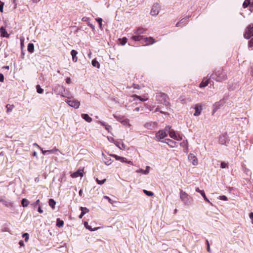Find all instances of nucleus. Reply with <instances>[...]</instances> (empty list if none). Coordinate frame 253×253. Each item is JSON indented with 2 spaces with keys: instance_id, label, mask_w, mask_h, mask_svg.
I'll use <instances>...</instances> for the list:
<instances>
[{
  "instance_id": "1",
  "label": "nucleus",
  "mask_w": 253,
  "mask_h": 253,
  "mask_svg": "<svg viewBox=\"0 0 253 253\" xmlns=\"http://www.w3.org/2000/svg\"><path fill=\"white\" fill-rule=\"evenodd\" d=\"M210 78L216 82H222L227 79L226 73L223 70L214 71Z\"/></svg>"
},
{
  "instance_id": "2",
  "label": "nucleus",
  "mask_w": 253,
  "mask_h": 253,
  "mask_svg": "<svg viewBox=\"0 0 253 253\" xmlns=\"http://www.w3.org/2000/svg\"><path fill=\"white\" fill-rule=\"evenodd\" d=\"M156 98L158 104H163L166 107L169 106V97L166 94L161 92L157 93Z\"/></svg>"
},
{
  "instance_id": "3",
  "label": "nucleus",
  "mask_w": 253,
  "mask_h": 253,
  "mask_svg": "<svg viewBox=\"0 0 253 253\" xmlns=\"http://www.w3.org/2000/svg\"><path fill=\"white\" fill-rule=\"evenodd\" d=\"M180 197L185 205H190L193 201L192 198L183 191H181L180 193Z\"/></svg>"
},
{
  "instance_id": "4",
  "label": "nucleus",
  "mask_w": 253,
  "mask_h": 253,
  "mask_svg": "<svg viewBox=\"0 0 253 253\" xmlns=\"http://www.w3.org/2000/svg\"><path fill=\"white\" fill-rule=\"evenodd\" d=\"M253 36V25H249L244 34V37L245 39H249Z\"/></svg>"
},
{
  "instance_id": "5",
  "label": "nucleus",
  "mask_w": 253,
  "mask_h": 253,
  "mask_svg": "<svg viewBox=\"0 0 253 253\" xmlns=\"http://www.w3.org/2000/svg\"><path fill=\"white\" fill-rule=\"evenodd\" d=\"M160 4L158 3H156L155 4H154L153 6H152V8L150 11V14L152 16H156L159 14V13L160 12Z\"/></svg>"
},
{
  "instance_id": "6",
  "label": "nucleus",
  "mask_w": 253,
  "mask_h": 253,
  "mask_svg": "<svg viewBox=\"0 0 253 253\" xmlns=\"http://www.w3.org/2000/svg\"><path fill=\"white\" fill-rule=\"evenodd\" d=\"M65 102L68 104V105L75 109L79 108L80 106V102L78 100L73 99L70 100H65Z\"/></svg>"
},
{
  "instance_id": "7",
  "label": "nucleus",
  "mask_w": 253,
  "mask_h": 253,
  "mask_svg": "<svg viewBox=\"0 0 253 253\" xmlns=\"http://www.w3.org/2000/svg\"><path fill=\"white\" fill-rule=\"evenodd\" d=\"M167 132L164 129L160 130L156 134V139L157 141H160V139H163L167 136Z\"/></svg>"
},
{
  "instance_id": "8",
  "label": "nucleus",
  "mask_w": 253,
  "mask_h": 253,
  "mask_svg": "<svg viewBox=\"0 0 253 253\" xmlns=\"http://www.w3.org/2000/svg\"><path fill=\"white\" fill-rule=\"evenodd\" d=\"M162 142L167 143L171 148L176 147L178 146V143L170 139H165V140L162 141Z\"/></svg>"
},
{
  "instance_id": "9",
  "label": "nucleus",
  "mask_w": 253,
  "mask_h": 253,
  "mask_svg": "<svg viewBox=\"0 0 253 253\" xmlns=\"http://www.w3.org/2000/svg\"><path fill=\"white\" fill-rule=\"evenodd\" d=\"M143 42L142 43H143L144 42H145V45H149V44H152L154 43L155 42V40L154 39H153L152 37H143L142 40Z\"/></svg>"
},
{
  "instance_id": "10",
  "label": "nucleus",
  "mask_w": 253,
  "mask_h": 253,
  "mask_svg": "<svg viewBox=\"0 0 253 253\" xmlns=\"http://www.w3.org/2000/svg\"><path fill=\"white\" fill-rule=\"evenodd\" d=\"M169 135L171 138L177 141L181 140L182 139V136L179 134L177 135L174 130H171L169 132Z\"/></svg>"
},
{
  "instance_id": "11",
  "label": "nucleus",
  "mask_w": 253,
  "mask_h": 253,
  "mask_svg": "<svg viewBox=\"0 0 253 253\" xmlns=\"http://www.w3.org/2000/svg\"><path fill=\"white\" fill-rule=\"evenodd\" d=\"M223 104V102L222 100H220L219 101L216 102L213 104L212 114L213 115L217 111V110L220 108Z\"/></svg>"
},
{
  "instance_id": "12",
  "label": "nucleus",
  "mask_w": 253,
  "mask_h": 253,
  "mask_svg": "<svg viewBox=\"0 0 253 253\" xmlns=\"http://www.w3.org/2000/svg\"><path fill=\"white\" fill-rule=\"evenodd\" d=\"M188 160L194 166H196L198 164V160L193 154L190 153L188 156Z\"/></svg>"
},
{
  "instance_id": "13",
  "label": "nucleus",
  "mask_w": 253,
  "mask_h": 253,
  "mask_svg": "<svg viewBox=\"0 0 253 253\" xmlns=\"http://www.w3.org/2000/svg\"><path fill=\"white\" fill-rule=\"evenodd\" d=\"M53 90L56 94L59 95L60 93H61L62 91H64L65 92V88L63 86L57 85L54 87Z\"/></svg>"
},
{
  "instance_id": "14",
  "label": "nucleus",
  "mask_w": 253,
  "mask_h": 253,
  "mask_svg": "<svg viewBox=\"0 0 253 253\" xmlns=\"http://www.w3.org/2000/svg\"><path fill=\"white\" fill-rule=\"evenodd\" d=\"M219 143L222 145H227L228 143V139L225 135L220 136L219 138Z\"/></svg>"
},
{
  "instance_id": "15",
  "label": "nucleus",
  "mask_w": 253,
  "mask_h": 253,
  "mask_svg": "<svg viewBox=\"0 0 253 253\" xmlns=\"http://www.w3.org/2000/svg\"><path fill=\"white\" fill-rule=\"evenodd\" d=\"M194 109L195 110V112L194 113V115L195 116H199L201 114V111L202 110V106L199 104H196L194 107Z\"/></svg>"
},
{
  "instance_id": "16",
  "label": "nucleus",
  "mask_w": 253,
  "mask_h": 253,
  "mask_svg": "<svg viewBox=\"0 0 253 253\" xmlns=\"http://www.w3.org/2000/svg\"><path fill=\"white\" fill-rule=\"evenodd\" d=\"M150 169V167L149 166H146L145 170L139 169L136 170V172L142 173L144 174H148L149 173Z\"/></svg>"
},
{
  "instance_id": "17",
  "label": "nucleus",
  "mask_w": 253,
  "mask_h": 253,
  "mask_svg": "<svg viewBox=\"0 0 253 253\" xmlns=\"http://www.w3.org/2000/svg\"><path fill=\"white\" fill-rule=\"evenodd\" d=\"M77 54H78V52L76 50H75L74 49L72 50V51L71 52V54L72 57V60L74 62H76L78 60V58L77 57Z\"/></svg>"
},
{
  "instance_id": "18",
  "label": "nucleus",
  "mask_w": 253,
  "mask_h": 253,
  "mask_svg": "<svg viewBox=\"0 0 253 253\" xmlns=\"http://www.w3.org/2000/svg\"><path fill=\"white\" fill-rule=\"evenodd\" d=\"M196 191L197 192H199V193H200V194L202 196V197H203V198L205 200H206V201H207V202H208L209 203H210V202L209 200L206 197V194H205L204 190H201L199 189V188H197L196 189Z\"/></svg>"
},
{
  "instance_id": "19",
  "label": "nucleus",
  "mask_w": 253,
  "mask_h": 253,
  "mask_svg": "<svg viewBox=\"0 0 253 253\" xmlns=\"http://www.w3.org/2000/svg\"><path fill=\"white\" fill-rule=\"evenodd\" d=\"M2 203L3 205L7 207H12V203L5 201L2 199L0 198V203Z\"/></svg>"
},
{
  "instance_id": "20",
  "label": "nucleus",
  "mask_w": 253,
  "mask_h": 253,
  "mask_svg": "<svg viewBox=\"0 0 253 253\" xmlns=\"http://www.w3.org/2000/svg\"><path fill=\"white\" fill-rule=\"evenodd\" d=\"M112 156L114 157L116 160L120 161V162L124 163L125 162H126V159L124 157H122L120 156H118L117 155L113 154Z\"/></svg>"
},
{
  "instance_id": "21",
  "label": "nucleus",
  "mask_w": 253,
  "mask_h": 253,
  "mask_svg": "<svg viewBox=\"0 0 253 253\" xmlns=\"http://www.w3.org/2000/svg\"><path fill=\"white\" fill-rule=\"evenodd\" d=\"M84 225L85 228L90 231H95L100 228V227H95L93 228H92L91 226L88 225V222H84Z\"/></svg>"
},
{
  "instance_id": "22",
  "label": "nucleus",
  "mask_w": 253,
  "mask_h": 253,
  "mask_svg": "<svg viewBox=\"0 0 253 253\" xmlns=\"http://www.w3.org/2000/svg\"><path fill=\"white\" fill-rule=\"evenodd\" d=\"M0 33L1 34V37H8L9 36L8 34L3 27H1L0 28Z\"/></svg>"
},
{
  "instance_id": "23",
  "label": "nucleus",
  "mask_w": 253,
  "mask_h": 253,
  "mask_svg": "<svg viewBox=\"0 0 253 253\" xmlns=\"http://www.w3.org/2000/svg\"><path fill=\"white\" fill-rule=\"evenodd\" d=\"M146 30L143 28H138L134 31V33L136 35H140L141 34L145 33Z\"/></svg>"
},
{
  "instance_id": "24",
  "label": "nucleus",
  "mask_w": 253,
  "mask_h": 253,
  "mask_svg": "<svg viewBox=\"0 0 253 253\" xmlns=\"http://www.w3.org/2000/svg\"><path fill=\"white\" fill-rule=\"evenodd\" d=\"M144 126L147 129H153L155 127V123H147L145 124Z\"/></svg>"
},
{
  "instance_id": "25",
  "label": "nucleus",
  "mask_w": 253,
  "mask_h": 253,
  "mask_svg": "<svg viewBox=\"0 0 253 253\" xmlns=\"http://www.w3.org/2000/svg\"><path fill=\"white\" fill-rule=\"evenodd\" d=\"M82 117L88 123H90L92 119L86 114H82Z\"/></svg>"
},
{
  "instance_id": "26",
  "label": "nucleus",
  "mask_w": 253,
  "mask_h": 253,
  "mask_svg": "<svg viewBox=\"0 0 253 253\" xmlns=\"http://www.w3.org/2000/svg\"><path fill=\"white\" fill-rule=\"evenodd\" d=\"M143 36L139 35H136L135 36H133L131 37V39L133 40L134 41H142Z\"/></svg>"
},
{
  "instance_id": "27",
  "label": "nucleus",
  "mask_w": 253,
  "mask_h": 253,
  "mask_svg": "<svg viewBox=\"0 0 253 253\" xmlns=\"http://www.w3.org/2000/svg\"><path fill=\"white\" fill-rule=\"evenodd\" d=\"M114 144L115 145L118 147L121 150H125V145L123 143H121L118 141H115Z\"/></svg>"
},
{
  "instance_id": "28",
  "label": "nucleus",
  "mask_w": 253,
  "mask_h": 253,
  "mask_svg": "<svg viewBox=\"0 0 253 253\" xmlns=\"http://www.w3.org/2000/svg\"><path fill=\"white\" fill-rule=\"evenodd\" d=\"M28 51L31 53H32L34 51V44L32 43H29L28 45Z\"/></svg>"
},
{
  "instance_id": "29",
  "label": "nucleus",
  "mask_w": 253,
  "mask_h": 253,
  "mask_svg": "<svg viewBox=\"0 0 253 253\" xmlns=\"http://www.w3.org/2000/svg\"><path fill=\"white\" fill-rule=\"evenodd\" d=\"M120 122L124 126L130 127V124H129V120L128 119H124L122 121H120Z\"/></svg>"
},
{
  "instance_id": "30",
  "label": "nucleus",
  "mask_w": 253,
  "mask_h": 253,
  "mask_svg": "<svg viewBox=\"0 0 253 253\" xmlns=\"http://www.w3.org/2000/svg\"><path fill=\"white\" fill-rule=\"evenodd\" d=\"M83 176V173L81 170H78L72 174L73 177H78L79 176L82 177Z\"/></svg>"
},
{
  "instance_id": "31",
  "label": "nucleus",
  "mask_w": 253,
  "mask_h": 253,
  "mask_svg": "<svg viewBox=\"0 0 253 253\" xmlns=\"http://www.w3.org/2000/svg\"><path fill=\"white\" fill-rule=\"evenodd\" d=\"M100 123L101 124V125L105 127V129L108 132H110V130L112 129V127L110 125L106 124L104 122H100Z\"/></svg>"
},
{
  "instance_id": "32",
  "label": "nucleus",
  "mask_w": 253,
  "mask_h": 253,
  "mask_svg": "<svg viewBox=\"0 0 253 253\" xmlns=\"http://www.w3.org/2000/svg\"><path fill=\"white\" fill-rule=\"evenodd\" d=\"M92 65L93 67H96L98 69L100 68V64L95 59L92 60Z\"/></svg>"
},
{
  "instance_id": "33",
  "label": "nucleus",
  "mask_w": 253,
  "mask_h": 253,
  "mask_svg": "<svg viewBox=\"0 0 253 253\" xmlns=\"http://www.w3.org/2000/svg\"><path fill=\"white\" fill-rule=\"evenodd\" d=\"M48 204L50 207H51L52 209H54L55 208V205L56 204V202L55 201L52 199H50L49 200Z\"/></svg>"
},
{
  "instance_id": "34",
  "label": "nucleus",
  "mask_w": 253,
  "mask_h": 253,
  "mask_svg": "<svg viewBox=\"0 0 253 253\" xmlns=\"http://www.w3.org/2000/svg\"><path fill=\"white\" fill-rule=\"evenodd\" d=\"M14 105L7 104L6 105V112L8 113L11 112L12 111L13 109L14 108Z\"/></svg>"
},
{
  "instance_id": "35",
  "label": "nucleus",
  "mask_w": 253,
  "mask_h": 253,
  "mask_svg": "<svg viewBox=\"0 0 253 253\" xmlns=\"http://www.w3.org/2000/svg\"><path fill=\"white\" fill-rule=\"evenodd\" d=\"M21 204L23 207H26L29 204V202L26 199H23L21 201Z\"/></svg>"
},
{
  "instance_id": "36",
  "label": "nucleus",
  "mask_w": 253,
  "mask_h": 253,
  "mask_svg": "<svg viewBox=\"0 0 253 253\" xmlns=\"http://www.w3.org/2000/svg\"><path fill=\"white\" fill-rule=\"evenodd\" d=\"M209 84V80H207L205 81H203L200 84V87H204L207 86Z\"/></svg>"
},
{
  "instance_id": "37",
  "label": "nucleus",
  "mask_w": 253,
  "mask_h": 253,
  "mask_svg": "<svg viewBox=\"0 0 253 253\" xmlns=\"http://www.w3.org/2000/svg\"><path fill=\"white\" fill-rule=\"evenodd\" d=\"M132 97L134 98V99H135V98H137L141 101H146L148 100V98H142L141 96L137 95H133Z\"/></svg>"
},
{
  "instance_id": "38",
  "label": "nucleus",
  "mask_w": 253,
  "mask_h": 253,
  "mask_svg": "<svg viewBox=\"0 0 253 253\" xmlns=\"http://www.w3.org/2000/svg\"><path fill=\"white\" fill-rule=\"evenodd\" d=\"M59 95L64 97L70 98L68 92L65 90V92L64 91H62L61 93H60Z\"/></svg>"
},
{
  "instance_id": "39",
  "label": "nucleus",
  "mask_w": 253,
  "mask_h": 253,
  "mask_svg": "<svg viewBox=\"0 0 253 253\" xmlns=\"http://www.w3.org/2000/svg\"><path fill=\"white\" fill-rule=\"evenodd\" d=\"M180 146L183 147V148H185L186 150L187 151L188 150V142L186 140V141H183L180 144Z\"/></svg>"
},
{
  "instance_id": "40",
  "label": "nucleus",
  "mask_w": 253,
  "mask_h": 253,
  "mask_svg": "<svg viewBox=\"0 0 253 253\" xmlns=\"http://www.w3.org/2000/svg\"><path fill=\"white\" fill-rule=\"evenodd\" d=\"M59 151L58 149L54 147L53 149L48 150V154H55L56 152Z\"/></svg>"
},
{
  "instance_id": "41",
  "label": "nucleus",
  "mask_w": 253,
  "mask_h": 253,
  "mask_svg": "<svg viewBox=\"0 0 253 253\" xmlns=\"http://www.w3.org/2000/svg\"><path fill=\"white\" fill-rule=\"evenodd\" d=\"M36 89H37V92L41 94V93H42L43 92V89H42L40 85L39 84L36 86Z\"/></svg>"
},
{
  "instance_id": "42",
  "label": "nucleus",
  "mask_w": 253,
  "mask_h": 253,
  "mask_svg": "<svg viewBox=\"0 0 253 253\" xmlns=\"http://www.w3.org/2000/svg\"><path fill=\"white\" fill-rule=\"evenodd\" d=\"M250 3V0H245L243 4L244 8H246Z\"/></svg>"
},
{
  "instance_id": "43",
  "label": "nucleus",
  "mask_w": 253,
  "mask_h": 253,
  "mask_svg": "<svg viewBox=\"0 0 253 253\" xmlns=\"http://www.w3.org/2000/svg\"><path fill=\"white\" fill-rule=\"evenodd\" d=\"M144 193L148 196H152L154 195V193L151 191H147L146 190H143Z\"/></svg>"
},
{
  "instance_id": "44",
  "label": "nucleus",
  "mask_w": 253,
  "mask_h": 253,
  "mask_svg": "<svg viewBox=\"0 0 253 253\" xmlns=\"http://www.w3.org/2000/svg\"><path fill=\"white\" fill-rule=\"evenodd\" d=\"M186 20H187V18H186V17H185V18H184L182 19L180 21V22H178V23L176 24V27H178V26H179V24H180V23H184L186 22Z\"/></svg>"
},
{
  "instance_id": "45",
  "label": "nucleus",
  "mask_w": 253,
  "mask_h": 253,
  "mask_svg": "<svg viewBox=\"0 0 253 253\" xmlns=\"http://www.w3.org/2000/svg\"><path fill=\"white\" fill-rule=\"evenodd\" d=\"M121 44L122 45H125L126 42H127V39L126 38V37H124L121 40Z\"/></svg>"
},
{
  "instance_id": "46",
  "label": "nucleus",
  "mask_w": 253,
  "mask_h": 253,
  "mask_svg": "<svg viewBox=\"0 0 253 253\" xmlns=\"http://www.w3.org/2000/svg\"><path fill=\"white\" fill-rule=\"evenodd\" d=\"M170 128H171V127L169 126H168L165 127V128L164 130L165 131H166V132H167V133H169V132H170V131L171 130L170 129Z\"/></svg>"
},
{
  "instance_id": "47",
  "label": "nucleus",
  "mask_w": 253,
  "mask_h": 253,
  "mask_svg": "<svg viewBox=\"0 0 253 253\" xmlns=\"http://www.w3.org/2000/svg\"><path fill=\"white\" fill-rule=\"evenodd\" d=\"M106 181L105 179H104L103 180H100L98 178L96 179V182L98 184L102 185L103 183H104L105 181Z\"/></svg>"
},
{
  "instance_id": "48",
  "label": "nucleus",
  "mask_w": 253,
  "mask_h": 253,
  "mask_svg": "<svg viewBox=\"0 0 253 253\" xmlns=\"http://www.w3.org/2000/svg\"><path fill=\"white\" fill-rule=\"evenodd\" d=\"M40 204V200H37L35 202L31 204L32 206H33L34 208L36 207V206L39 205Z\"/></svg>"
},
{
  "instance_id": "49",
  "label": "nucleus",
  "mask_w": 253,
  "mask_h": 253,
  "mask_svg": "<svg viewBox=\"0 0 253 253\" xmlns=\"http://www.w3.org/2000/svg\"><path fill=\"white\" fill-rule=\"evenodd\" d=\"M22 236L23 237L25 238V242H27L28 241V239H29V235H28V234L27 233H24L23 234Z\"/></svg>"
},
{
  "instance_id": "50",
  "label": "nucleus",
  "mask_w": 253,
  "mask_h": 253,
  "mask_svg": "<svg viewBox=\"0 0 253 253\" xmlns=\"http://www.w3.org/2000/svg\"><path fill=\"white\" fill-rule=\"evenodd\" d=\"M106 159V160L104 161V163L106 165H110V164H111L112 162H111V159Z\"/></svg>"
},
{
  "instance_id": "51",
  "label": "nucleus",
  "mask_w": 253,
  "mask_h": 253,
  "mask_svg": "<svg viewBox=\"0 0 253 253\" xmlns=\"http://www.w3.org/2000/svg\"><path fill=\"white\" fill-rule=\"evenodd\" d=\"M219 199L220 200H223V201H227L228 200L227 197L224 195L220 196Z\"/></svg>"
},
{
  "instance_id": "52",
  "label": "nucleus",
  "mask_w": 253,
  "mask_h": 253,
  "mask_svg": "<svg viewBox=\"0 0 253 253\" xmlns=\"http://www.w3.org/2000/svg\"><path fill=\"white\" fill-rule=\"evenodd\" d=\"M206 242H207V251L209 253H210L211 252V249H210V244H209V241H208V240H207Z\"/></svg>"
},
{
  "instance_id": "53",
  "label": "nucleus",
  "mask_w": 253,
  "mask_h": 253,
  "mask_svg": "<svg viewBox=\"0 0 253 253\" xmlns=\"http://www.w3.org/2000/svg\"><path fill=\"white\" fill-rule=\"evenodd\" d=\"M96 20L99 23L100 27H101L102 19L101 18H98L96 19Z\"/></svg>"
},
{
  "instance_id": "54",
  "label": "nucleus",
  "mask_w": 253,
  "mask_h": 253,
  "mask_svg": "<svg viewBox=\"0 0 253 253\" xmlns=\"http://www.w3.org/2000/svg\"><path fill=\"white\" fill-rule=\"evenodd\" d=\"M220 167L222 169L226 168L227 167V164L224 162H222L221 163Z\"/></svg>"
},
{
  "instance_id": "55",
  "label": "nucleus",
  "mask_w": 253,
  "mask_h": 253,
  "mask_svg": "<svg viewBox=\"0 0 253 253\" xmlns=\"http://www.w3.org/2000/svg\"><path fill=\"white\" fill-rule=\"evenodd\" d=\"M249 46H253V38H252L249 42Z\"/></svg>"
},
{
  "instance_id": "56",
  "label": "nucleus",
  "mask_w": 253,
  "mask_h": 253,
  "mask_svg": "<svg viewBox=\"0 0 253 253\" xmlns=\"http://www.w3.org/2000/svg\"><path fill=\"white\" fill-rule=\"evenodd\" d=\"M64 222H56V225L58 227H61L63 226Z\"/></svg>"
},
{
  "instance_id": "57",
  "label": "nucleus",
  "mask_w": 253,
  "mask_h": 253,
  "mask_svg": "<svg viewBox=\"0 0 253 253\" xmlns=\"http://www.w3.org/2000/svg\"><path fill=\"white\" fill-rule=\"evenodd\" d=\"M3 7V3L0 1V11L2 12Z\"/></svg>"
},
{
  "instance_id": "58",
  "label": "nucleus",
  "mask_w": 253,
  "mask_h": 253,
  "mask_svg": "<svg viewBox=\"0 0 253 253\" xmlns=\"http://www.w3.org/2000/svg\"><path fill=\"white\" fill-rule=\"evenodd\" d=\"M103 198L104 199H107L110 203H111V204L112 203V200L109 197H108L107 196H104Z\"/></svg>"
},
{
  "instance_id": "59",
  "label": "nucleus",
  "mask_w": 253,
  "mask_h": 253,
  "mask_svg": "<svg viewBox=\"0 0 253 253\" xmlns=\"http://www.w3.org/2000/svg\"><path fill=\"white\" fill-rule=\"evenodd\" d=\"M81 210H82V213L79 216V217L80 218H81L82 217V216L84 215V209L83 207H81Z\"/></svg>"
},
{
  "instance_id": "60",
  "label": "nucleus",
  "mask_w": 253,
  "mask_h": 253,
  "mask_svg": "<svg viewBox=\"0 0 253 253\" xmlns=\"http://www.w3.org/2000/svg\"><path fill=\"white\" fill-rule=\"evenodd\" d=\"M4 80V76L2 74H0V82H3Z\"/></svg>"
},
{
  "instance_id": "61",
  "label": "nucleus",
  "mask_w": 253,
  "mask_h": 253,
  "mask_svg": "<svg viewBox=\"0 0 253 253\" xmlns=\"http://www.w3.org/2000/svg\"><path fill=\"white\" fill-rule=\"evenodd\" d=\"M249 217L252 220V221H253V212H252L249 214Z\"/></svg>"
},
{
  "instance_id": "62",
  "label": "nucleus",
  "mask_w": 253,
  "mask_h": 253,
  "mask_svg": "<svg viewBox=\"0 0 253 253\" xmlns=\"http://www.w3.org/2000/svg\"><path fill=\"white\" fill-rule=\"evenodd\" d=\"M66 82L67 83V84H70L71 83V79L70 78H67L66 79Z\"/></svg>"
},
{
  "instance_id": "63",
  "label": "nucleus",
  "mask_w": 253,
  "mask_h": 253,
  "mask_svg": "<svg viewBox=\"0 0 253 253\" xmlns=\"http://www.w3.org/2000/svg\"><path fill=\"white\" fill-rule=\"evenodd\" d=\"M33 145L34 146H35L36 147H37L38 148H39V149H40L41 150H42V148L37 143H35L33 144Z\"/></svg>"
},
{
  "instance_id": "64",
  "label": "nucleus",
  "mask_w": 253,
  "mask_h": 253,
  "mask_svg": "<svg viewBox=\"0 0 253 253\" xmlns=\"http://www.w3.org/2000/svg\"><path fill=\"white\" fill-rule=\"evenodd\" d=\"M41 151L43 155L48 154V150H43V149H42V150Z\"/></svg>"
}]
</instances>
